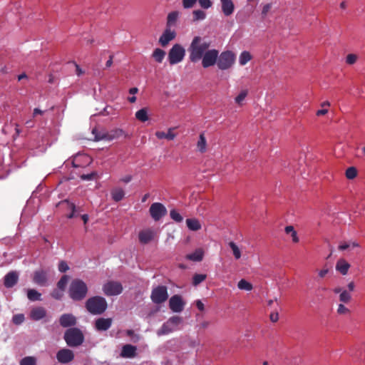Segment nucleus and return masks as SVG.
<instances>
[{"label":"nucleus","instance_id":"nucleus-6","mask_svg":"<svg viewBox=\"0 0 365 365\" xmlns=\"http://www.w3.org/2000/svg\"><path fill=\"white\" fill-rule=\"evenodd\" d=\"M185 49L182 46L175 43L170 49L168 59L170 65H175L180 63L185 58Z\"/></svg>","mask_w":365,"mask_h":365},{"label":"nucleus","instance_id":"nucleus-10","mask_svg":"<svg viewBox=\"0 0 365 365\" xmlns=\"http://www.w3.org/2000/svg\"><path fill=\"white\" fill-rule=\"evenodd\" d=\"M103 292L106 296H115L123 292V286L119 282L108 281L103 286Z\"/></svg>","mask_w":365,"mask_h":365},{"label":"nucleus","instance_id":"nucleus-20","mask_svg":"<svg viewBox=\"0 0 365 365\" xmlns=\"http://www.w3.org/2000/svg\"><path fill=\"white\" fill-rule=\"evenodd\" d=\"M46 315V311L43 307H36L31 309L30 312V318L34 321H38L44 318Z\"/></svg>","mask_w":365,"mask_h":365},{"label":"nucleus","instance_id":"nucleus-53","mask_svg":"<svg viewBox=\"0 0 365 365\" xmlns=\"http://www.w3.org/2000/svg\"><path fill=\"white\" fill-rule=\"evenodd\" d=\"M63 295V291H61V289H56L53 290L51 293L52 297L56 299H60Z\"/></svg>","mask_w":365,"mask_h":365},{"label":"nucleus","instance_id":"nucleus-39","mask_svg":"<svg viewBox=\"0 0 365 365\" xmlns=\"http://www.w3.org/2000/svg\"><path fill=\"white\" fill-rule=\"evenodd\" d=\"M41 294L36 290L30 289L27 290V297L31 301H37L41 299Z\"/></svg>","mask_w":365,"mask_h":365},{"label":"nucleus","instance_id":"nucleus-14","mask_svg":"<svg viewBox=\"0 0 365 365\" xmlns=\"http://www.w3.org/2000/svg\"><path fill=\"white\" fill-rule=\"evenodd\" d=\"M56 358L61 363H69L74 359L73 352L68 349H62L57 352Z\"/></svg>","mask_w":365,"mask_h":365},{"label":"nucleus","instance_id":"nucleus-8","mask_svg":"<svg viewBox=\"0 0 365 365\" xmlns=\"http://www.w3.org/2000/svg\"><path fill=\"white\" fill-rule=\"evenodd\" d=\"M93 133L95 135L96 140H106L111 141L115 139H118L124 135V131L122 129L116 128L110 131L103 133H98L97 130L94 129Z\"/></svg>","mask_w":365,"mask_h":365},{"label":"nucleus","instance_id":"nucleus-54","mask_svg":"<svg viewBox=\"0 0 365 365\" xmlns=\"http://www.w3.org/2000/svg\"><path fill=\"white\" fill-rule=\"evenodd\" d=\"M68 207L71 209V212L70 214H68L67 215V217L68 218H72L75 216V212H76V206L73 203H70L68 202H66Z\"/></svg>","mask_w":365,"mask_h":365},{"label":"nucleus","instance_id":"nucleus-17","mask_svg":"<svg viewBox=\"0 0 365 365\" xmlns=\"http://www.w3.org/2000/svg\"><path fill=\"white\" fill-rule=\"evenodd\" d=\"M222 12L225 16H231L235 11V4L232 0H220Z\"/></svg>","mask_w":365,"mask_h":365},{"label":"nucleus","instance_id":"nucleus-19","mask_svg":"<svg viewBox=\"0 0 365 365\" xmlns=\"http://www.w3.org/2000/svg\"><path fill=\"white\" fill-rule=\"evenodd\" d=\"M33 280L39 286H45L47 282L46 272L42 269L36 271L34 273Z\"/></svg>","mask_w":365,"mask_h":365},{"label":"nucleus","instance_id":"nucleus-28","mask_svg":"<svg viewBox=\"0 0 365 365\" xmlns=\"http://www.w3.org/2000/svg\"><path fill=\"white\" fill-rule=\"evenodd\" d=\"M180 12L177 11H174L169 13L167 17V27H172L175 26L178 20Z\"/></svg>","mask_w":365,"mask_h":365},{"label":"nucleus","instance_id":"nucleus-46","mask_svg":"<svg viewBox=\"0 0 365 365\" xmlns=\"http://www.w3.org/2000/svg\"><path fill=\"white\" fill-rule=\"evenodd\" d=\"M170 217L175 220V222H180L182 221L183 218L181 215L175 210H172L170 212Z\"/></svg>","mask_w":365,"mask_h":365},{"label":"nucleus","instance_id":"nucleus-44","mask_svg":"<svg viewBox=\"0 0 365 365\" xmlns=\"http://www.w3.org/2000/svg\"><path fill=\"white\" fill-rule=\"evenodd\" d=\"M357 175V170L354 167H350L346 169V177L349 179L352 180L355 178Z\"/></svg>","mask_w":365,"mask_h":365},{"label":"nucleus","instance_id":"nucleus-37","mask_svg":"<svg viewBox=\"0 0 365 365\" xmlns=\"http://www.w3.org/2000/svg\"><path fill=\"white\" fill-rule=\"evenodd\" d=\"M193 21L204 20L206 18V13L200 9L194 10L192 11Z\"/></svg>","mask_w":365,"mask_h":365},{"label":"nucleus","instance_id":"nucleus-47","mask_svg":"<svg viewBox=\"0 0 365 365\" xmlns=\"http://www.w3.org/2000/svg\"><path fill=\"white\" fill-rule=\"evenodd\" d=\"M24 315L23 314H15L12 318V322L15 324H21L24 321Z\"/></svg>","mask_w":365,"mask_h":365},{"label":"nucleus","instance_id":"nucleus-13","mask_svg":"<svg viewBox=\"0 0 365 365\" xmlns=\"http://www.w3.org/2000/svg\"><path fill=\"white\" fill-rule=\"evenodd\" d=\"M155 232L152 229L148 228L143 230L138 233L139 242L141 244H148L155 239Z\"/></svg>","mask_w":365,"mask_h":365},{"label":"nucleus","instance_id":"nucleus-4","mask_svg":"<svg viewBox=\"0 0 365 365\" xmlns=\"http://www.w3.org/2000/svg\"><path fill=\"white\" fill-rule=\"evenodd\" d=\"M236 60V55L231 51H222L220 54L218 53V57L216 61L217 67L220 70H227L232 67Z\"/></svg>","mask_w":365,"mask_h":365},{"label":"nucleus","instance_id":"nucleus-25","mask_svg":"<svg viewBox=\"0 0 365 365\" xmlns=\"http://www.w3.org/2000/svg\"><path fill=\"white\" fill-rule=\"evenodd\" d=\"M204 257V251L201 248L195 250L194 252L186 255L185 258L188 260L193 262H200Z\"/></svg>","mask_w":365,"mask_h":365},{"label":"nucleus","instance_id":"nucleus-23","mask_svg":"<svg viewBox=\"0 0 365 365\" xmlns=\"http://www.w3.org/2000/svg\"><path fill=\"white\" fill-rule=\"evenodd\" d=\"M60 324L63 327H68L76 324V320L71 314H63L59 319Z\"/></svg>","mask_w":365,"mask_h":365},{"label":"nucleus","instance_id":"nucleus-11","mask_svg":"<svg viewBox=\"0 0 365 365\" xmlns=\"http://www.w3.org/2000/svg\"><path fill=\"white\" fill-rule=\"evenodd\" d=\"M149 212L152 218L158 221L167 214V209L162 203L154 202L150 205Z\"/></svg>","mask_w":365,"mask_h":365},{"label":"nucleus","instance_id":"nucleus-57","mask_svg":"<svg viewBox=\"0 0 365 365\" xmlns=\"http://www.w3.org/2000/svg\"><path fill=\"white\" fill-rule=\"evenodd\" d=\"M195 304H196L197 308L200 311H203L204 310V309H205L204 304L201 302V300H200V299L197 300L195 302Z\"/></svg>","mask_w":365,"mask_h":365},{"label":"nucleus","instance_id":"nucleus-48","mask_svg":"<svg viewBox=\"0 0 365 365\" xmlns=\"http://www.w3.org/2000/svg\"><path fill=\"white\" fill-rule=\"evenodd\" d=\"M198 3L200 7L204 9H208L212 5V2L210 0H198Z\"/></svg>","mask_w":365,"mask_h":365},{"label":"nucleus","instance_id":"nucleus-18","mask_svg":"<svg viewBox=\"0 0 365 365\" xmlns=\"http://www.w3.org/2000/svg\"><path fill=\"white\" fill-rule=\"evenodd\" d=\"M350 267V264L345 259L340 258L337 260L335 268L336 272H339L342 275H346L347 274Z\"/></svg>","mask_w":365,"mask_h":365},{"label":"nucleus","instance_id":"nucleus-32","mask_svg":"<svg viewBox=\"0 0 365 365\" xmlns=\"http://www.w3.org/2000/svg\"><path fill=\"white\" fill-rule=\"evenodd\" d=\"M165 56V52L161 48H155L152 54V57L157 63H162Z\"/></svg>","mask_w":365,"mask_h":365},{"label":"nucleus","instance_id":"nucleus-41","mask_svg":"<svg viewBox=\"0 0 365 365\" xmlns=\"http://www.w3.org/2000/svg\"><path fill=\"white\" fill-rule=\"evenodd\" d=\"M20 365H36V359L34 356H26L20 362Z\"/></svg>","mask_w":365,"mask_h":365},{"label":"nucleus","instance_id":"nucleus-38","mask_svg":"<svg viewBox=\"0 0 365 365\" xmlns=\"http://www.w3.org/2000/svg\"><path fill=\"white\" fill-rule=\"evenodd\" d=\"M237 287L241 290L246 291H251L253 288L252 284L244 279L238 282Z\"/></svg>","mask_w":365,"mask_h":365},{"label":"nucleus","instance_id":"nucleus-12","mask_svg":"<svg viewBox=\"0 0 365 365\" xmlns=\"http://www.w3.org/2000/svg\"><path fill=\"white\" fill-rule=\"evenodd\" d=\"M185 306L182 297L179 295L173 296L169 300L170 309L174 312H180Z\"/></svg>","mask_w":365,"mask_h":365},{"label":"nucleus","instance_id":"nucleus-42","mask_svg":"<svg viewBox=\"0 0 365 365\" xmlns=\"http://www.w3.org/2000/svg\"><path fill=\"white\" fill-rule=\"evenodd\" d=\"M206 277H207L206 274H194V276L192 277V284L194 286L198 285L199 284L202 282L206 279Z\"/></svg>","mask_w":365,"mask_h":365},{"label":"nucleus","instance_id":"nucleus-5","mask_svg":"<svg viewBox=\"0 0 365 365\" xmlns=\"http://www.w3.org/2000/svg\"><path fill=\"white\" fill-rule=\"evenodd\" d=\"M83 335L81 330L77 328H71L66 330L64 334V339L69 346H77L83 341Z\"/></svg>","mask_w":365,"mask_h":365},{"label":"nucleus","instance_id":"nucleus-36","mask_svg":"<svg viewBox=\"0 0 365 365\" xmlns=\"http://www.w3.org/2000/svg\"><path fill=\"white\" fill-rule=\"evenodd\" d=\"M248 91L247 89L242 90L240 93L235 98V103L241 106L243 104V101L245 100L247 96Z\"/></svg>","mask_w":365,"mask_h":365},{"label":"nucleus","instance_id":"nucleus-52","mask_svg":"<svg viewBox=\"0 0 365 365\" xmlns=\"http://www.w3.org/2000/svg\"><path fill=\"white\" fill-rule=\"evenodd\" d=\"M337 312L339 314H347L349 313V309L346 308L344 305L340 304L338 307Z\"/></svg>","mask_w":365,"mask_h":365},{"label":"nucleus","instance_id":"nucleus-51","mask_svg":"<svg viewBox=\"0 0 365 365\" xmlns=\"http://www.w3.org/2000/svg\"><path fill=\"white\" fill-rule=\"evenodd\" d=\"M69 267L68 264L65 261H61L58 264V270L61 272H66L68 270Z\"/></svg>","mask_w":365,"mask_h":365},{"label":"nucleus","instance_id":"nucleus-33","mask_svg":"<svg viewBox=\"0 0 365 365\" xmlns=\"http://www.w3.org/2000/svg\"><path fill=\"white\" fill-rule=\"evenodd\" d=\"M284 231L287 235H290L292 241L294 243H297L299 242V237L293 226H287L284 229Z\"/></svg>","mask_w":365,"mask_h":365},{"label":"nucleus","instance_id":"nucleus-64","mask_svg":"<svg viewBox=\"0 0 365 365\" xmlns=\"http://www.w3.org/2000/svg\"><path fill=\"white\" fill-rule=\"evenodd\" d=\"M43 113V111L41 110H40L39 108H35L34 110V115H38V114H42Z\"/></svg>","mask_w":365,"mask_h":365},{"label":"nucleus","instance_id":"nucleus-24","mask_svg":"<svg viewBox=\"0 0 365 365\" xmlns=\"http://www.w3.org/2000/svg\"><path fill=\"white\" fill-rule=\"evenodd\" d=\"M174 130V128H170L167 133L164 131H156L155 135L159 140L167 139L168 140H173L176 137V133H175Z\"/></svg>","mask_w":365,"mask_h":365},{"label":"nucleus","instance_id":"nucleus-59","mask_svg":"<svg viewBox=\"0 0 365 365\" xmlns=\"http://www.w3.org/2000/svg\"><path fill=\"white\" fill-rule=\"evenodd\" d=\"M328 113V110L327 108H322L320 110H318L316 113V115L317 116H321L327 114Z\"/></svg>","mask_w":365,"mask_h":365},{"label":"nucleus","instance_id":"nucleus-9","mask_svg":"<svg viewBox=\"0 0 365 365\" xmlns=\"http://www.w3.org/2000/svg\"><path fill=\"white\" fill-rule=\"evenodd\" d=\"M150 298L155 304H162L168 298L167 287L165 286H158L152 290Z\"/></svg>","mask_w":365,"mask_h":365},{"label":"nucleus","instance_id":"nucleus-35","mask_svg":"<svg viewBox=\"0 0 365 365\" xmlns=\"http://www.w3.org/2000/svg\"><path fill=\"white\" fill-rule=\"evenodd\" d=\"M135 118L141 121L145 122L148 120V115L146 108H141L135 113Z\"/></svg>","mask_w":365,"mask_h":365},{"label":"nucleus","instance_id":"nucleus-21","mask_svg":"<svg viewBox=\"0 0 365 365\" xmlns=\"http://www.w3.org/2000/svg\"><path fill=\"white\" fill-rule=\"evenodd\" d=\"M19 275L16 272H10L4 277V286L7 288L13 287L18 282Z\"/></svg>","mask_w":365,"mask_h":365},{"label":"nucleus","instance_id":"nucleus-29","mask_svg":"<svg viewBox=\"0 0 365 365\" xmlns=\"http://www.w3.org/2000/svg\"><path fill=\"white\" fill-rule=\"evenodd\" d=\"M186 224L189 230L192 231H197L201 229L202 225L200 221L195 218L187 219Z\"/></svg>","mask_w":365,"mask_h":365},{"label":"nucleus","instance_id":"nucleus-27","mask_svg":"<svg viewBox=\"0 0 365 365\" xmlns=\"http://www.w3.org/2000/svg\"><path fill=\"white\" fill-rule=\"evenodd\" d=\"M110 195L115 202H119L124 198L125 191L121 187H115L111 190Z\"/></svg>","mask_w":365,"mask_h":365},{"label":"nucleus","instance_id":"nucleus-2","mask_svg":"<svg viewBox=\"0 0 365 365\" xmlns=\"http://www.w3.org/2000/svg\"><path fill=\"white\" fill-rule=\"evenodd\" d=\"M88 292L86 284L81 279H74L72 281L69 287V296L75 300L79 301L83 299Z\"/></svg>","mask_w":365,"mask_h":365},{"label":"nucleus","instance_id":"nucleus-15","mask_svg":"<svg viewBox=\"0 0 365 365\" xmlns=\"http://www.w3.org/2000/svg\"><path fill=\"white\" fill-rule=\"evenodd\" d=\"M176 36L175 31H172L170 27H167L159 38V42L162 46H166L169 42L173 40Z\"/></svg>","mask_w":365,"mask_h":365},{"label":"nucleus","instance_id":"nucleus-26","mask_svg":"<svg viewBox=\"0 0 365 365\" xmlns=\"http://www.w3.org/2000/svg\"><path fill=\"white\" fill-rule=\"evenodd\" d=\"M197 150L201 153H205L207 150V143L205 134L200 133L198 140L196 144Z\"/></svg>","mask_w":365,"mask_h":365},{"label":"nucleus","instance_id":"nucleus-58","mask_svg":"<svg viewBox=\"0 0 365 365\" xmlns=\"http://www.w3.org/2000/svg\"><path fill=\"white\" fill-rule=\"evenodd\" d=\"M279 319V315L277 312L272 313L270 314V320L273 322H277Z\"/></svg>","mask_w":365,"mask_h":365},{"label":"nucleus","instance_id":"nucleus-55","mask_svg":"<svg viewBox=\"0 0 365 365\" xmlns=\"http://www.w3.org/2000/svg\"><path fill=\"white\" fill-rule=\"evenodd\" d=\"M329 268L324 267L318 272V275L320 278H324L329 273Z\"/></svg>","mask_w":365,"mask_h":365},{"label":"nucleus","instance_id":"nucleus-50","mask_svg":"<svg viewBox=\"0 0 365 365\" xmlns=\"http://www.w3.org/2000/svg\"><path fill=\"white\" fill-rule=\"evenodd\" d=\"M357 60V56L353 53L348 54L346 58V62L348 64H354Z\"/></svg>","mask_w":365,"mask_h":365},{"label":"nucleus","instance_id":"nucleus-45","mask_svg":"<svg viewBox=\"0 0 365 365\" xmlns=\"http://www.w3.org/2000/svg\"><path fill=\"white\" fill-rule=\"evenodd\" d=\"M351 299V294L346 290H343L339 295V300L341 302L347 303Z\"/></svg>","mask_w":365,"mask_h":365},{"label":"nucleus","instance_id":"nucleus-22","mask_svg":"<svg viewBox=\"0 0 365 365\" xmlns=\"http://www.w3.org/2000/svg\"><path fill=\"white\" fill-rule=\"evenodd\" d=\"M136 346L131 344H125L122 347L120 356L123 358H133L136 355Z\"/></svg>","mask_w":365,"mask_h":365},{"label":"nucleus","instance_id":"nucleus-56","mask_svg":"<svg viewBox=\"0 0 365 365\" xmlns=\"http://www.w3.org/2000/svg\"><path fill=\"white\" fill-rule=\"evenodd\" d=\"M271 4H265L263 8H262V14L263 16H266L267 14L269 12V11L271 9Z\"/></svg>","mask_w":365,"mask_h":365},{"label":"nucleus","instance_id":"nucleus-43","mask_svg":"<svg viewBox=\"0 0 365 365\" xmlns=\"http://www.w3.org/2000/svg\"><path fill=\"white\" fill-rule=\"evenodd\" d=\"M68 276L63 275L60 280L58 281L57 284V287L58 289H61V291H64V289L68 283Z\"/></svg>","mask_w":365,"mask_h":365},{"label":"nucleus","instance_id":"nucleus-61","mask_svg":"<svg viewBox=\"0 0 365 365\" xmlns=\"http://www.w3.org/2000/svg\"><path fill=\"white\" fill-rule=\"evenodd\" d=\"M75 66H76V74H77L78 76H81V75H82V74L83 73V70L80 68V66H79L78 64H76V63H75Z\"/></svg>","mask_w":365,"mask_h":365},{"label":"nucleus","instance_id":"nucleus-7","mask_svg":"<svg viewBox=\"0 0 365 365\" xmlns=\"http://www.w3.org/2000/svg\"><path fill=\"white\" fill-rule=\"evenodd\" d=\"M181 322L182 319L180 317H172L158 330L157 334L162 336L175 331L179 329V325Z\"/></svg>","mask_w":365,"mask_h":365},{"label":"nucleus","instance_id":"nucleus-40","mask_svg":"<svg viewBox=\"0 0 365 365\" xmlns=\"http://www.w3.org/2000/svg\"><path fill=\"white\" fill-rule=\"evenodd\" d=\"M229 246L231 248L233 255L236 259H239L241 257V251L238 246L233 242L229 243Z\"/></svg>","mask_w":365,"mask_h":365},{"label":"nucleus","instance_id":"nucleus-1","mask_svg":"<svg viewBox=\"0 0 365 365\" xmlns=\"http://www.w3.org/2000/svg\"><path fill=\"white\" fill-rule=\"evenodd\" d=\"M210 44L205 38L195 36L188 48L190 61L196 63L202 60V66L205 68L214 66L218 57V51L209 49Z\"/></svg>","mask_w":365,"mask_h":365},{"label":"nucleus","instance_id":"nucleus-62","mask_svg":"<svg viewBox=\"0 0 365 365\" xmlns=\"http://www.w3.org/2000/svg\"><path fill=\"white\" fill-rule=\"evenodd\" d=\"M93 175H94V173H91V174H88V175H83L81 176V178L83 180H89L93 179Z\"/></svg>","mask_w":365,"mask_h":365},{"label":"nucleus","instance_id":"nucleus-60","mask_svg":"<svg viewBox=\"0 0 365 365\" xmlns=\"http://www.w3.org/2000/svg\"><path fill=\"white\" fill-rule=\"evenodd\" d=\"M132 180V176L130 175H125L120 179V181L125 183H128L130 182Z\"/></svg>","mask_w":365,"mask_h":365},{"label":"nucleus","instance_id":"nucleus-30","mask_svg":"<svg viewBox=\"0 0 365 365\" xmlns=\"http://www.w3.org/2000/svg\"><path fill=\"white\" fill-rule=\"evenodd\" d=\"M359 245L356 241H348V242H341L339 243L338 246V249L341 251H344L348 249H354L355 247H359Z\"/></svg>","mask_w":365,"mask_h":365},{"label":"nucleus","instance_id":"nucleus-16","mask_svg":"<svg viewBox=\"0 0 365 365\" xmlns=\"http://www.w3.org/2000/svg\"><path fill=\"white\" fill-rule=\"evenodd\" d=\"M112 324V319L110 318H98L95 321V329L97 331H106Z\"/></svg>","mask_w":365,"mask_h":365},{"label":"nucleus","instance_id":"nucleus-63","mask_svg":"<svg viewBox=\"0 0 365 365\" xmlns=\"http://www.w3.org/2000/svg\"><path fill=\"white\" fill-rule=\"evenodd\" d=\"M354 283L353 282H351L350 283H349L348 284V288L349 289L350 292H352L354 291Z\"/></svg>","mask_w":365,"mask_h":365},{"label":"nucleus","instance_id":"nucleus-31","mask_svg":"<svg viewBox=\"0 0 365 365\" xmlns=\"http://www.w3.org/2000/svg\"><path fill=\"white\" fill-rule=\"evenodd\" d=\"M81 160H84L86 162V163H88V164L91 163V159L88 155H77L76 156L74 157L73 162H72L73 167L78 168V167L81 166V165L79 164L80 161H81Z\"/></svg>","mask_w":365,"mask_h":365},{"label":"nucleus","instance_id":"nucleus-34","mask_svg":"<svg viewBox=\"0 0 365 365\" xmlns=\"http://www.w3.org/2000/svg\"><path fill=\"white\" fill-rule=\"evenodd\" d=\"M252 59V55L249 51H242L239 57V63L241 66H245Z\"/></svg>","mask_w":365,"mask_h":365},{"label":"nucleus","instance_id":"nucleus-3","mask_svg":"<svg viewBox=\"0 0 365 365\" xmlns=\"http://www.w3.org/2000/svg\"><path fill=\"white\" fill-rule=\"evenodd\" d=\"M86 307L92 314H101L107 309V302L103 297L96 296L86 301Z\"/></svg>","mask_w":365,"mask_h":365},{"label":"nucleus","instance_id":"nucleus-49","mask_svg":"<svg viewBox=\"0 0 365 365\" xmlns=\"http://www.w3.org/2000/svg\"><path fill=\"white\" fill-rule=\"evenodd\" d=\"M197 0H182V6L185 9L193 7Z\"/></svg>","mask_w":365,"mask_h":365}]
</instances>
